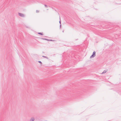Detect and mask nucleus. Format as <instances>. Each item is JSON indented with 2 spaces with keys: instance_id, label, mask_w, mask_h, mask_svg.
Masks as SVG:
<instances>
[{
  "instance_id": "10",
  "label": "nucleus",
  "mask_w": 121,
  "mask_h": 121,
  "mask_svg": "<svg viewBox=\"0 0 121 121\" xmlns=\"http://www.w3.org/2000/svg\"><path fill=\"white\" fill-rule=\"evenodd\" d=\"M45 6V7H47V6L46 4H44V5Z\"/></svg>"
},
{
  "instance_id": "9",
  "label": "nucleus",
  "mask_w": 121,
  "mask_h": 121,
  "mask_svg": "<svg viewBox=\"0 0 121 121\" xmlns=\"http://www.w3.org/2000/svg\"><path fill=\"white\" fill-rule=\"evenodd\" d=\"M38 62H39V63H40L41 64H42V62L40 61H38Z\"/></svg>"
},
{
  "instance_id": "11",
  "label": "nucleus",
  "mask_w": 121,
  "mask_h": 121,
  "mask_svg": "<svg viewBox=\"0 0 121 121\" xmlns=\"http://www.w3.org/2000/svg\"><path fill=\"white\" fill-rule=\"evenodd\" d=\"M36 13H38L39 12V11H38V10H37L36 11Z\"/></svg>"
},
{
  "instance_id": "14",
  "label": "nucleus",
  "mask_w": 121,
  "mask_h": 121,
  "mask_svg": "<svg viewBox=\"0 0 121 121\" xmlns=\"http://www.w3.org/2000/svg\"><path fill=\"white\" fill-rule=\"evenodd\" d=\"M64 32V30H63V31H62V32Z\"/></svg>"
},
{
  "instance_id": "12",
  "label": "nucleus",
  "mask_w": 121,
  "mask_h": 121,
  "mask_svg": "<svg viewBox=\"0 0 121 121\" xmlns=\"http://www.w3.org/2000/svg\"><path fill=\"white\" fill-rule=\"evenodd\" d=\"M59 23H60V24H61V20H60L59 21Z\"/></svg>"
},
{
  "instance_id": "6",
  "label": "nucleus",
  "mask_w": 121,
  "mask_h": 121,
  "mask_svg": "<svg viewBox=\"0 0 121 121\" xmlns=\"http://www.w3.org/2000/svg\"><path fill=\"white\" fill-rule=\"evenodd\" d=\"M41 39H42L45 40H48H48H49V39H45V38H41Z\"/></svg>"
},
{
  "instance_id": "4",
  "label": "nucleus",
  "mask_w": 121,
  "mask_h": 121,
  "mask_svg": "<svg viewBox=\"0 0 121 121\" xmlns=\"http://www.w3.org/2000/svg\"><path fill=\"white\" fill-rule=\"evenodd\" d=\"M38 34H39V35H43V34L42 33L38 32Z\"/></svg>"
},
{
  "instance_id": "7",
  "label": "nucleus",
  "mask_w": 121,
  "mask_h": 121,
  "mask_svg": "<svg viewBox=\"0 0 121 121\" xmlns=\"http://www.w3.org/2000/svg\"><path fill=\"white\" fill-rule=\"evenodd\" d=\"M42 57H43L45 58H47V59H48V57H47L46 56H42Z\"/></svg>"
},
{
  "instance_id": "8",
  "label": "nucleus",
  "mask_w": 121,
  "mask_h": 121,
  "mask_svg": "<svg viewBox=\"0 0 121 121\" xmlns=\"http://www.w3.org/2000/svg\"><path fill=\"white\" fill-rule=\"evenodd\" d=\"M48 41H55V40H52V39H49L48 40Z\"/></svg>"
},
{
  "instance_id": "5",
  "label": "nucleus",
  "mask_w": 121,
  "mask_h": 121,
  "mask_svg": "<svg viewBox=\"0 0 121 121\" xmlns=\"http://www.w3.org/2000/svg\"><path fill=\"white\" fill-rule=\"evenodd\" d=\"M107 71V70H104L103 73H102V74L104 73H106Z\"/></svg>"
},
{
  "instance_id": "3",
  "label": "nucleus",
  "mask_w": 121,
  "mask_h": 121,
  "mask_svg": "<svg viewBox=\"0 0 121 121\" xmlns=\"http://www.w3.org/2000/svg\"><path fill=\"white\" fill-rule=\"evenodd\" d=\"M35 118L34 117H31L30 120V121H34Z\"/></svg>"
},
{
  "instance_id": "13",
  "label": "nucleus",
  "mask_w": 121,
  "mask_h": 121,
  "mask_svg": "<svg viewBox=\"0 0 121 121\" xmlns=\"http://www.w3.org/2000/svg\"><path fill=\"white\" fill-rule=\"evenodd\" d=\"M61 24H60V27H61Z\"/></svg>"
},
{
  "instance_id": "2",
  "label": "nucleus",
  "mask_w": 121,
  "mask_h": 121,
  "mask_svg": "<svg viewBox=\"0 0 121 121\" xmlns=\"http://www.w3.org/2000/svg\"><path fill=\"white\" fill-rule=\"evenodd\" d=\"M19 15V16L21 17H25L24 15L22 13H18Z\"/></svg>"
},
{
  "instance_id": "1",
  "label": "nucleus",
  "mask_w": 121,
  "mask_h": 121,
  "mask_svg": "<svg viewBox=\"0 0 121 121\" xmlns=\"http://www.w3.org/2000/svg\"><path fill=\"white\" fill-rule=\"evenodd\" d=\"M95 53L96 52L95 51H94L93 53V54H92V55L90 56V58H92L95 57L96 55Z\"/></svg>"
}]
</instances>
